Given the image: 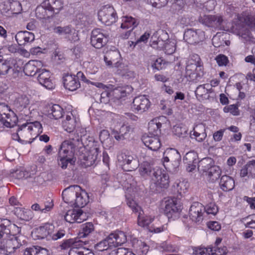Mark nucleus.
I'll use <instances>...</instances> for the list:
<instances>
[{
    "label": "nucleus",
    "instance_id": "nucleus-24",
    "mask_svg": "<svg viewBox=\"0 0 255 255\" xmlns=\"http://www.w3.org/2000/svg\"><path fill=\"white\" fill-rule=\"evenodd\" d=\"M80 190V187L78 185L69 186L64 190L62 192V198L64 202L73 206L76 192Z\"/></svg>",
    "mask_w": 255,
    "mask_h": 255
},
{
    "label": "nucleus",
    "instance_id": "nucleus-39",
    "mask_svg": "<svg viewBox=\"0 0 255 255\" xmlns=\"http://www.w3.org/2000/svg\"><path fill=\"white\" fill-rule=\"evenodd\" d=\"M14 212L17 217L22 220L29 221L33 217V213L29 209L16 208Z\"/></svg>",
    "mask_w": 255,
    "mask_h": 255
},
{
    "label": "nucleus",
    "instance_id": "nucleus-33",
    "mask_svg": "<svg viewBox=\"0 0 255 255\" xmlns=\"http://www.w3.org/2000/svg\"><path fill=\"white\" fill-rule=\"evenodd\" d=\"M189 187V183L185 179L176 181L172 186L174 194H177L181 197L187 191Z\"/></svg>",
    "mask_w": 255,
    "mask_h": 255
},
{
    "label": "nucleus",
    "instance_id": "nucleus-10",
    "mask_svg": "<svg viewBox=\"0 0 255 255\" xmlns=\"http://www.w3.org/2000/svg\"><path fill=\"white\" fill-rule=\"evenodd\" d=\"M16 120L14 114L10 112L9 107L4 103L0 104V121L6 127H13Z\"/></svg>",
    "mask_w": 255,
    "mask_h": 255
},
{
    "label": "nucleus",
    "instance_id": "nucleus-20",
    "mask_svg": "<svg viewBox=\"0 0 255 255\" xmlns=\"http://www.w3.org/2000/svg\"><path fill=\"white\" fill-rule=\"evenodd\" d=\"M64 218L66 222L70 223H80L86 220V216L81 209H72L66 212Z\"/></svg>",
    "mask_w": 255,
    "mask_h": 255
},
{
    "label": "nucleus",
    "instance_id": "nucleus-34",
    "mask_svg": "<svg viewBox=\"0 0 255 255\" xmlns=\"http://www.w3.org/2000/svg\"><path fill=\"white\" fill-rule=\"evenodd\" d=\"M142 140L144 144L149 149L156 151L159 148V138L158 137L143 136Z\"/></svg>",
    "mask_w": 255,
    "mask_h": 255
},
{
    "label": "nucleus",
    "instance_id": "nucleus-30",
    "mask_svg": "<svg viewBox=\"0 0 255 255\" xmlns=\"http://www.w3.org/2000/svg\"><path fill=\"white\" fill-rule=\"evenodd\" d=\"M89 202V196L87 193L81 189L76 192V196H75L73 206L77 207H84Z\"/></svg>",
    "mask_w": 255,
    "mask_h": 255
},
{
    "label": "nucleus",
    "instance_id": "nucleus-61",
    "mask_svg": "<svg viewBox=\"0 0 255 255\" xmlns=\"http://www.w3.org/2000/svg\"><path fill=\"white\" fill-rule=\"evenodd\" d=\"M71 27L68 26L65 27L58 26L54 28V32L60 35H63L65 38L67 34L70 31Z\"/></svg>",
    "mask_w": 255,
    "mask_h": 255
},
{
    "label": "nucleus",
    "instance_id": "nucleus-29",
    "mask_svg": "<svg viewBox=\"0 0 255 255\" xmlns=\"http://www.w3.org/2000/svg\"><path fill=\"white\" fill-rule=\"evenodd\" d=\"M15 38L19 45H24L27 43L33 41L35 37L32 32L24 31L17 32Z\"/></svg>",
    "mask_w": 255,
    "mask_h": 255
},
{
    "label": "nucleus",
    "instance_id": "nucleus-44",
    "mask_svg": "<svg viewBox=\"0 0 255 255\" xmlns=\"http://www.w3.org/2000/svg\"><path fill=\"white\" fill-rule=\"evenodd\" d=\"M206 85H201L197 87L195 92L197 97H200L202 99H207L209 98V93L212 92V89H208L206 87Z\"/></svg>",
    "mask_w": 255,
    "mask_h": 255
},
{
    "label": "nucleus",
    "instance_id": "nucleus-2",
    "mask_svg": "<svg viewBox=\"0 0 255 255\" xmlns=\"http://www.w3.org/2000/svg\"><path fill=\"white\" fill-rule=\"evenodd\" d=\"M42 132V127L40 122L26 123L22 124L17 129V132L12 135V138L18 141H27L34 139Z\"/></svg>",
    "mask_w": 255,
    "mask_h": 255
},
{
    "label": "nucleus",
    "instance_id": "nucleus-32",
    "mask_svg": "<svg viewBox=\"0 0 255 255\" xmlns=\"http://www.w3.org/2000/svg\"><path fill=\"white\" fill-rule=\"evenodd\" d=\"M240 176L242 177H254L255 176V160L249 161L244 166L241 170Z\"/></svg>",
    "mask_w": 255,
    "mask_h": 255
},
{
    "label": "nucleus",
    "instance_id": "nucleus-56",
    "mask_svg": "<svg viewBox=\"0 0 255 255\" xmlns=\"http://www.w3.org/2000/svg\"><path fill=\"white\" fill-rule=\"evenodd\" d=\"M169 185V175L166 173L160 174V188L167 189Z\"/></svg>",
    "mask_w": 255,
    "mask_h": 255
},
{
    "label": "nucleus",
    "instance_id": "nucleus-37",
    "mask_svg": "<svg viewBox=\"0 0 255 255\" xmlns=\"http://www.w3.org/2000/svg\"><path fill=\"white\" fill-rule=\"evenodd\" d=\"M64 110L59 105H52L48 111V117L51 119L58 120L63 116Z\"/></svg>",
    "mask_w": 255,
    "mask_h": 255
},
{
    "label": "nucleus",
    "instance_id": "nucleus-43",
    "mask_svg": "<svg viewBox=\"0 0 255 255\" xmlns=\"http://www.w3.org/2000/svg\"><path fill=\"white\" fill-rule=\"evenodd\" d=\"M30 101L28 97L26 95H20L16 98L14 102V105L17 110L28 107Z\"/></svg>",
    "mask_w": 255,
    "mask_h": 255
},
{
    "label": "nucleus",
    "instance_id": "nucleus-11",
    "mask_svg": "<svg viewBox=\"0 0 255 255\" xmlns=\"http://www.w3.org/2000/svg\"><path fill=\"white\" fill-rule=\"evenodd\" d=\"M198 21L208 27L221 29L223 18L221 15H203L199 17Z\"/></svg>",
    "mask_w": 255,
    "mask_h": 255
},
{
    "label": "nucleus",
    "instance_id": "nucleus-18",
    "mask_svg": "<svg viewBox=\"0 0 255 255\" xmlns=\"http://www.w3.org/2000/svg\"><path fill=\"white\" fill-rule=\"evenodd\" d=\"M107 42V36L103 30L96 28L92 30L91 35V44L96 48L102 47Z\"/></svg>",
    "mask_w": 255,
    "mask_h": 255
},
{
    "label": "nucleus",
    "instance_id": "nucleus-16",
    "mask_svg": "<svg viewBox=\"0 0 255 255\" xmlns=\"http://www.w3.org/2000/svg\"><path fill=\"white\" fill-rule=\"evenodd\" d=\"M150 106L147 98L144 95H140L134 98L131 108L133 111L141 113L148 110Z\"/></svg>",
    "mask_w": 255,
    "mask_h": 255
},
{
    "label": "nucleus",
    "instance_id": "nucleus-19",
    "mask_svg": "<svg viewBox=\"0 0 255 255\" xmlns=\"http://www.w3.org/2000/svg\"><path fill=\"white\" fill-rule=\"evenodd\" d=\"M79 126V120L72 113H67L62 122L63 129L68 132L73 131Z\"/></svg>",
    "mask_w": 255,
    "mask_h": 255
},
{
    "label": "nucleus",
    "instance_id": "nucleus-14",
    "mask_svg": "<svg viewBox=\"0 0 255 255\" xmlns=\"http://www.w3.org/2000/svg\"><path fill=\"white\" fill-rule=\"evenodd\" d=\"M164 203L162 201V204ZM165 208L164 214L168 218H171L173 213H178L181 211V205L180 201L177 198H173L164 201Z\"/></svg>",
    "mask_w": 255,
    "mask_h": 255
},
{
    "label": "nucleus",
    "instance_id": "nucleus-36",
    "mask_svg": "<svg viewBox=\"0 0 255 255\" xmlns=\"http://www.w3.org/2000/svg\"><path fill=\"white\" fill-rule=\"evenodd\" d=\"M85 245L84 242L81 240L77 241L76 244H74L73 248L70 249L69 255H84L86 252H88V248L84 247Z\"/></svg>",
    "mask_w": 255,
    "mask_h": 255
},
{
    "label": "nucleus",
    "instance_id": "nucleus-53",
    "mask_svg": "<svg viewBox=\"0 0 255 255\" xmlns=\"http://www.w3.org/2000/svg\"><path fill=\"white\" fill-rule=\"evenodd\" d=\"M223 111L225 113L230 112L234 116H238L240 114L238 106L234 104L225 107Z\"/></svg>",
    "mask_w": 255,
    "mask_h": 255
},
{
    "label": "nucleus",
    "instance_id": "nucleus-48",
    "mask_svg": "<svg viewBox=\"0 0 255 255\" xmlns=\"http://www.w3.org/2000/svg\"><path fill=\"white\" fill-rule=\"evenodd\" d=\"M159 128V119L156 118L151 120L148 124L149 132L153 135H157V132Z\"/></svg>",
    "mask_w": 255,
    "mask_h": 255
},
{
    "label": "nucleus",
    "instance_id": "nucleus-31",
    "mask_svg": "<svg viewBox=\"0 0 255 255\" xmlns=\"http://www.w3.org/2000/svg\"><path fill=\"white\" fill-rule=\"evenodd\" d=\"M219 185L223 191H230L234 188L235 181L232 177L225 175L221 177Z\"/></svg>",
    "mask_w": 255,
    "mask_h": 255
},
{
    "label": "nucleus",
    "instance_id": "nucleus-46",
    "mask_svg": "<svg viewBox=\"0 0 255 255\" xmlns=\"http://www.w3.org/2000/svg\"><path fill=\"white\" fill-rule=\"evenodd\" d=\"M11 69L12 67L9 61L3 60L0 58V76L6 75Z\"/></svg>",
    "mask_w": 255,
    "mask_h": 255
},
{
    "label": "nucleus",
    "instance_id": "nucleus-51",
    "mask_svg": "<svg viewBox=\"0 0 255 255\" xmlns=\"http://www.w3.org/2000/svg\"><path fill=\"white\" fill-rule=\"evenodd\" d=\"M133 159V158L132 156L127 155L124 153H121L118 156V160L121 165L130 164Z\"/></svg>",
    "mask_w": 255,
    "mask_h": 255
},
{
    "label": "nucleus",
    "instance_id": "nucleus-60",
    "mask_svg": "<svg viewBox=\"0 0 255 255\" xmlns=\"http://www.w3.org/2000/svg\"><path fill=\"white\" fill-rule=\"evenodd\" d=\"M0 10L2 13L10 14V1H5L0 4Z\"/></svg>",
    "mask_w": 255,
    "mask_h": 255
},
{
    "label": "nucleus",
    "instance_id": "nucleus-23",
    "mask_svg": "<svg viewBox=\"0 0 255 255\" xmlns=\"http://www.w3.org/2000/svg\"><path fill=\"white\" fill-rule=\"evenodd\" d=\"M53 230V226L46 224L35 229L31 233L32 237L34 240L42 239L45 238L51 237Z\"/></svg>",
    "mask_w": 255,
    "mask_h": 255
},
{
    "label": "nucleus",
    "instance_id": "nucleus-38",
    "mask_svg": "<svg viewBox=\"0 0 255 255\" xmlns=\"http://www.w3.org/2000/svg\"><path fill=\"white\" fill-rule=\"evenodd\" d=\"M214 165L213 159L210 157H207L199 161L198 168L203 172L207 173Z\"/></svg>",
    "mask_w": 255,
    "mask_h": 255
},
{
    "label": "nucleus",
    "instance_id": "nucleus-25",
    "mask_svg": "<svg viewBox=\"0 0 255 255\" xmlns=\"http://www.w3.org/2000/svg\"><path fill=\"white\" fill-rule=\"evenodd\" d=\"M138 24V22L131 16H125L122 17V23L121 27L123 29H129L125 34L122 36L124 38H128L130 35L131 31Z\"/></svg>",
    "mask_w": 255,
    "mask_h": 255
},
{
    "label": "nucleus",
    "instance_id": "nucleus-21",
    "mask_svg": "<svg viewBox=\"0 0 255 255\" xmlns=\"http://www.w3.org/2000/svg\"><path fill=\"white\" fill-rule=\"evenodd\" d=\"M205 208L199 202H194L191 206L189 215L190 219L195 222H199L203 220V214Z\"/></svg>",
    "mask_w": 255,
    "mask_h": 255
},
{
    "label": "nucleus",
    "instance_id": "nucleus-6",
    "mask_svg": "<svg viewBox=\"0 0 255 255\" xmlns=\"http://www.w3.org/2000/svg\"><path fill=\"white\" fill-rule=\"evenodd\" d=\"M246 25L251 27L255 26V15H247L246 13L238 14L236 20L232 24V29L234 32L240 34L242 33Z\"/></svg>",
    "mask_w": 255,
    "mask_h": 255
},
{
    "label": "nucleus",
    "instance_id": "nucleus-22",
    "mask_svg": "<svg viewBox=\"0 0 255 255\" xmlns=\"http://www.w3.org/2000/svg\"><path fill=\"white\" fill-rule=\"evenodd\" d=\"M183 162L186 165V170L189 172H193L199 163L198 154L194 151L186 153L183 157Z\"/></svg>",
    "mask_w": 255,
    "mask_h": 255
},
{
    "label": "nucleus",
    "instance_id": "nucleus-42",
    "mask_svg": "<svg viewBox=\"0 0 255 255\" xmlns=\"http://www.w3.org/2000/svg\"><path fill=\"white\" fill-rule=\"evenodd\" d=\"M18 111L19 112V117L26 121L29 120L30 118H32L37 113L36 111L31 106L28 108L26 107Z\"/></svg>",
    "mask_w": 255,
    "mask_h": 255
},
{
    "label": "nucleus",
    "instance_id": "nucleus-3",
    "mask_svg": "<svg viewBox=\"0 0 255 255\" xmlns=\"http://www.w3.org/2000/svg\"><path fill=\"white\" fill-rule=\"evenodd\" d=\"M77 144L71 139L64 141L59 149L58 153V164L63 169L67 168L68 164L75 162L73 158L74 148Z\"/></svg>",
    "mask_w": 255,
    "mask_h": 255
},
{
    "label": "nucleus",
    "instance_id": "nucleus-54",
    "mask_svg": "<svg viewBox=\"0 0 255 255\" xmlns=\"http://www.w3.org/2000/svg\"><path fill=\"white\" fill-rule=\"evenodd\" d=\"M21 4L17 1H10V14H17L21 10Z\"/></svg>",
    "mask_w": 255,
    "mask_h": 255
},
{
    "label": "nucleus",
    "instance_id": "nucleus-13",
    "mask_svg": "<svg viewBox=\"0 0 255 255\" xmlns=\"http://www.w3.org/2000/svg\"><path fill=\"white\" fill-rule=\"evenodd\" d=\"M63 8V3L59 0H45L43 3L41 7H39L36 8V14L38 12H45V10L53 12V13L57 14Z\"/></svg>",
    "mask_w": 255,
    "mask_h": 255
},
{
    "label": "nucleus",
    "instance_id": "nucleus-55",
    "mask_svg": "<svg viewBox=\"0 0 255 255\" xmlns=\"http://www.w3.org/2000/svg\"><path fill=\"white\" fill-rule=\"evenodd\" d=\"M68 33H69L66 36L65 38L73 42H76L79 40L78 31L76 29L71 27L70 31Z\"/></svg>",
    "mask_w": 255,
    "mask_h": 255
},
{
    "label": "nucleus",
    "instance_id": "nucleus-35",
    "mask_svg": "<svg viewBox=\"0 0 255 255\" xmlns=\"http://www.w3.org/2000/svg\"><path fill=\"white\" fill-rule=\"evenodd\" d=\"M40 65V61H30L25 65L23 71L25 75L27 76H34L36 73H38L39 69L37 67Z\"/></svg>",
    "mask_w": 255,
    "mask_h": 255
},
{
    "label": "nucleus",
    "instance_id": "nucleus-17",
    "mask_svg": "<svg viewBox=\"0 0 255 255\" xmlns=\"http://www.w3.org/2000/svg\"><path fill=\"white\" fill-rule=\"evenodd\" d=\"M37 80L41 85L48 90H52L55 87L50 72L45 69H39Z\"/></svg>",
    "mask_w": 255,
    "mask_h": 255
},
{
    "label": "nucleus",
    "instance_id": "nucleus-28",
    "mask_svg": "<svg viewBox=\"0 0 255 255\" xmlns=\"http://www.w3.org/2000/svg\"><path fill=\"white\" fill-rule=\"evenodd\" d=\"M132 91V88L129 86L116 88L112 92L111 101L117 102L122 98L127 96L128 94H129Z\"/></svg>",
    "mask_w": 255,
    "mask_h": 255
},
{
    "label": "nucleus",
    "instance_id": "nucleus-63",
    "mask_svg": "<svg viewBox=\"0 0 255 255\" xmlns=\"http://www.w3.org/2000/svg\"><path fill=\"white\" fill-rule=\"evenodd\" d=\"M80 240L78 239H70L64 241V242L61 245V248L63 249H66L70 248L71 249L74 246V244H76V243L77 241H79Z\"/></svg>",
    "mask_w": 255,
    "mask_h": 255
},
{
    "label": "nucleus",
    "instance_id": "nucleus-58",
    "mask_svg": "<svg viewBox=\"0 0 255 255\" xmlns=\"http://www.w3.org/2000/svg\"><path fill=\"white\" fill-rule=\"evenodd\" d=\"M210 252L211 255H226L228 250L226 247L223 248L215 247L213 248H210Z\"/></svg>",
    "mask_w": 255,
    "mask_h": 255
},
{
    "label": "nucleus",
    "instance_id": "nucleus-12",
    "mask_svg": "<svg viewBox=\"0 0 255 255\" xmlns=\"http://www.w3.org/2000/svg\"><path fill=\"white\" fill-rule=\"evenodd\" d=\"M20 246V243L15 237H12L9 239H4L0 242V254L5 255L11 254Z\"/></svg>",
    "mask_w": 255,
    "mask_h": 255
},
{
    "label": "nucleus",
    "instance_id": "nucleus-8",
    "mask_svg": "<svg viewBox=\"0 0 255 255\" xmlns=\"http://www.w3.org/2000/svg\"><path fill=\"white\" fill-rule=\"evenodd\" d=\"M127 204L133 212L138 213L137 223L139 226L142 227H146L154 220V217L144 216L141 207L134 200H129Z\"/></svg>",
    "mask_w": 255,
    "mask_h": 255
},
{
    "label": "nucleus",
    "instance_id": "nucleus-41",
    "mask_svg": "<svg viewBox=\"0 0 255 255\" xmlns=\"http://www.w3.org/2000/svg\"><path fill=\"white\" fill-rule=\"evenodd\" d=\"M221 170L217 165H214L209 171L206 173L208 180L211 182H215L218 180L221 175Z\"/></svg>",
    "mask_w": 255,
    "mask_h": 255
},
{
    "label": "nucleus",
    "instance_id": "nucleus-9",
    "mask_svg": "<svg viewBox=\"0 0 255 255\" xmlns=\"http://www.w3.org/2000/svg\"><path fill=\"white\" fill-rule=\"evenodd\" d=\"M180 161L181 155L179 152L174 148H167L163 153L161 162L167 171L170 170V162L174 163L175 165H178Z\"/></svg>",
    "mask_w": 255,
    "mask_h": 255
},
{
    "label": "nucleus",
    "instance_id": "nucleus-64",
    "mask_svg": "<svg viewBox=\"0 0 255 255\" xmlns=\"http://www.w3.org/2000/svg\"><path fill=\"white\" fill-rule=\"evenodd\" d=\"M216 60L219 66H226L229 62L228 57L223 54H220L216 57Z\"/></svg>",
    "mask_w": 255,
    "mask_h": 255
},
{
    "label": "nucleus",
    "instance_id": "nucleus-5",
    "mask_svg": "<svg viewBox=\"0 0 255 255\" xmlns=\"http://www.w3.org/2000/svg\"><path fill=\"white\" fill-rule=\"evenodd\" d=\"M127 237L122 231H116L111 233L105 240L96 245V249L99 251L107 250L109 249L116 248L126 243Z\"/></svg>",
    "mask_w": 255,
    "mask_h": 255
},
{
    "label": "nucleus",
    "instance_id": "nucleus-50",
    "mask_svg": "<svg viewBox=\"0 0 255 255\" xmlns=\"http://www.w3.org/2000/svg\"><path fill=\"white\" fill-rule=\"evenodd\" d=\"M153 164H150L147 161L143 162L139 168V171L140 175L144 176L149 174L152 172Z\"/></svg>",
    "mask_w": 255,
    "mask_h": 255
},
{
    "label": "nucleus",
    "instance_id": "nucleus-52",
    "mask_svg": "<svg viewBox=\"0 0 255 255\" xmlns=\"http://www.w3.org/2000/svg\"><path fill=\"white\" fill-rule=\"evenodd\" d=\"M203 128L202 132H199L194 128L193 131L190 132V136L192 138H194L196 140L199 142L202 141L206 137L207 135L205 132V128L202 127Z\"/></svg>",
    "mask_w": 255,
    "mask_h": 255
},
{
    "label": "nucleus",
    "instance_id": "nucleus-15",
    "mask_svg": "<svg viewBox=\"0 0 255 255\" xmlns=\"http://www.w3.org/2000/svg\"><path fill=\"white\" fill-rule=\"evenodd\" d=\"M205 38L204 32L200 30L187 29L184 34V39L188 43L195 44L203 41Z\"/></svg>",
    "mask_w": 255,
    "mask_h": 255
},
{
    "label": "nucleus",
    "instance_id": "nucleus-47",
    "mask_svg": "<svg viewBox=\"0 0 255 255\" xmlns=\"http://www.w3.org/2000/svg\"><path fill=\"white\" fill-rule=\"evenodd\" d=\"M153 176L151 179V184L150 185V190L153 192H157L159 189V182L158 181V169L157 171H154L155 169L153 168Z\"/></svg>",
    "mask_w": 255,
    "mask_h": 255
},
{
    "label": "nucleus",
    "instance_id": "nucleus-49",
    "mask_svg": "<svg viewBox=\"0 0 255 255\" xmlns=\"http://www.w3.org/2000/svg\"><path fill=\"white\" fill-rule=\"evenodd\" d=\"M94 230V225L91 222H88L81 226V232L80 233L81 237H85L92 233Z\"/></svg>",
    "mask_w": 255,
    "mask_h": 255
},
{
    "label": "nucleus",
    "instance_id": "nucleus-4",
    "mask_svg": "<svg viewBox=\"0 0 255 255\" xmlns=\"http://www.w3.org/2000/svg\"><path fill=\"white\" fill-rule=\"evenodd\" d=\"M122 58L120 52L116 50H111L107 52L104 56V61L107 66L109 67H115L118 69L119 74L128 77H133L134 73L129 71L121 62Z\"/></svg>",
    "mask_w": 255,
    "mask_h": 255
},
{
    "label": "nucleus",
    "instance_id": "nucleus-57",
    "mask_svg": "<svg viewBox=\"0 0 255 255\" xmlns=\"http://www.w3.org/2000/svg\"><path fill=\"white\" fill-rule=\"evenodd\" d=\"M160 70H163L164 69L166 68L167 71L166 72L162 71V73L170 74L172 71V64L169 62H166L164 60L161 59L160 57Z\"/></svg>",
    "mask_w": 255,
    "mask_h": 255
},
{
    "label": "nucleus",
    "instance_id": "nucleus-62",
    "mask_svg": "<svg viewBox=\"0 0 255 255\" xmlns=\"http://www.w3.org/2000/svg\"><path fill=\"white\" fill-rule=\"evenodd\" d=\"M187 129L185 128L180 126H175L174 127V132L175 134L179 137H184L187 134Z\"/></svg>",
    "mask_w": 255,
    "mask_h": 255
},
{
    "label": "nucleus",
    "instance_id": "nucleus-1",
    "mask_svg": "<svg viewBox=\"0 0 255 255\" xmlns=\"http://www.w3.org/2000/svg\"><path fill=\"white\" fill-rule=\"evenodd\" d=\"M75 137L73 140L78 145L79 143L84 146L86 153L84 155V159L86 161L87 166H91L98 159L100 150V145L97 142L94 140L92 137L87 135V131L85 128L77 127Z\"/></svg>",
    "mask_w": 255,
    "mask_h": 255
},
{
    "label": "nucleus",
    "instance_id": "nucleus-45",
    "mask_svg": "<svg viewBox=\"0 0 255 255\" xmlns=\"http://www.w3.org/2000/svg\"><path fill=\"white\" fill-rule=\"evenodd\" d=\"M162 45L161 49L165 54L171 55L173 54L175 50V41L173 39L168 40L164 43H160Z\"/></svg>",
    "mask_w": 255,
    "mask_h": 255
},
{
    "label": "nucleus",
    "instance_id": "nucleus-40",
    "mask_svg": "<svg viewBox=\"0 0 255 255\" xmlns=\"http://www.w3.org/2000/svg\"><path fill=\"white\" fill-rule=\"evenodd\" d=\"M11 226L10 221L6 219H0V239L5 235L10 234V228Z\"/></svg>",
    "mask_w": 255,
    "mask_h": 255
},
{
    "label": "nucleus",
    "instance_id": "nucleus-59",
    "mask_svg": "<svg viewBox=\"0 0 255 255\" xmlns=\"http://www.w3.org/2000/svg\"><path fill=\"white\" fill-rule=\"evenodd\" d=\"M205 211L208 214H212L215 215L218 212V208L213 203H210L208 204L205 207Z\"/></svg>",
    "mask_w": 255,
    "mask_h": 255
},
{
    "label": "nucleus",
    "instance_id": "nucleus-7",
    "mask_svg": "<svg viewBox=\"0 0 255 255\" xmlns=\"http://www.w3.org/2000/svg\"><path fill=\"white\" fill-rule=\"evenodd\" d=\"M98 17L99 20L107 25L112 24L117 18L114 7L109 5L102 6L98 12Z\"/></svg>",
    "mask_w": 255,
    "mask_h": 255
},
{
    "label": "nucleus",
    "instance_id": "nucleus-26",
    "mask_svg": "<svg viewBox=\"0 0 255 255\" xmlns=\"http://www.w3.org/2000/svg\"><path fill=\"white\" fill-rule=\"evenodd\" d=\"M132 131L131 128L127 125H117L113 129L114 137L117 140H123L127 138Z\"/></svg>",
    "mask_w": 255,
    "mask_h": 255
},
{
    "label": "nucleus",
    "instance_id": "nucleus-27",
    "mask_svg": "<svg viewBox=\"0 0 255 255\" xmlns=\"http://www.w3.org/2000/svg\"><path fill=\"white\" fill-rule=\"evenodd\" d=\"M63 81L65 88L69 91H75L80 87V81L75 75L67 74L63 77Z\"/></svg>",
    "mask_w": 255,
    "mask_h": 255
}]
</instances>
